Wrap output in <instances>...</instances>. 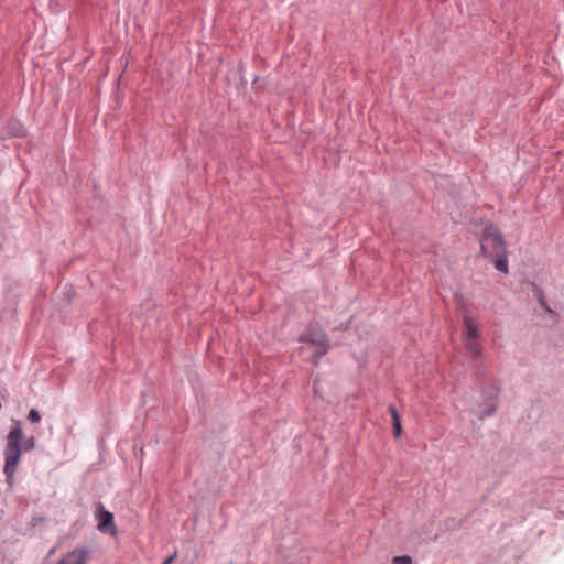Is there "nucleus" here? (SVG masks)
<instances>
[{
  "label": "nucleus",
  "instance_id": "nucleus-1",
  "mask_svg": "<svg viewBox=\"0 0 564 564\" xmlns=\"http://www.w3.org/2000/svg\"><path fill=\"white\" fill-rule=\"evenodd\" d=\"M22 440L23 431L21 423L15 422L7 436V444L4 448L6 463L3 473L10 487L13 485V477L22 456Z\"/></svg>",
  "mask_w": 564,
  "mask_h": 564
},
{
  "label": "nucleus",
  "instance_id": "nucleus-2",
  "mask_svg": "<svg viewBox=\"0 0 564 564\" xmlns=\"http://www.w3.org/2000/svg\"><path fill=\"white\" fill-rule=\"evenodd\" d=\"M480 247L484 254L489 258L502 254L506 251V242L499 228L494 224L485 227L480 239Z\"/></svg>",
  "mask_w": 564,
  "mask_h": 564
},
{
  "label": "nucleus",
  "instance_id": "nucleus-3",
  "mask_svg": "<svg viewBox=\"0 0 564 564\" xmlns=\"http://www.w3.org/2000/svg\"><path fill=\"white\" fill-rule=\"evenodd\" d=\"M301 343L310 344L315 348V364L324 356L329 348L326 333L318 325H310L300 336Z\"/></svg>",
  "mask_w": 564,
  "mask_h": 564
},
{
  "label": "nucleus",
  "instance_id": "nucleus-4",
  "mask_svg": "<svg viewBox=\"0 0 564 564\" xmlns=\"http://www.w3.org/2000/svg\"><path fill=\"white\" fill-rule=\"evenodd\" d=\"M463 322H464L463 338L465 341L466 349L468 351L475 354L476 356H480L481 350L478 345L479 327H478L477 323L467 313H464Z\"/></svg>",
  "mask_w": 564,
  "mask_h": 564
},
{
  "label": "nucleus",
  "instance_id": "nucleus-5",
  "mask_svg": "<svg viewBox=\"0 0 564 564\" xmlns=\"http://www.w3.org/2000/svg\"><path fill=\"white\" fill-rule=\"evenodd\" d=\"M90 556V550L85 547H75L66 553L56 564H87Z\"/></svg>",
  "mask_w": 564,
  "mask_h": 564
},
{
  "label": "nucleus",
  "instance_id": "nucleus-6",
  "mask_svg": "<svg viewBox=\"0 0 564 564\" xmlns=\"http://www.w3.org/2000/svg\"><path fill=\"white\" fill-rule=\"evenodd\" d=\"M99 523L98 529L101 532H109L111 535L117 534L115 521H113V514L109 511L101 510L98 516Z\"/></svg>",
  "mask_w": 564,
  "mask_h": 564
},
{
  "label": "nucleus",
  "instance_id": "nucleus-7",
  "mask_svg": "<svg viewBox=\"0 0 564 564\" xmlns=\"http://www.w3.org/2000/svg\"><path fill=\"white\" fill-rule=\"evenodd\" d=\"M389 412H390L391 417H392L393 435L395 437H399L401 435V433H402V425H401L400 415H399L398 410L395 409L394 405H389Z\"/></svg>",
  "mask_w": 564,
  "mask_h": 564
},
{
  "label": "nucleus",
  "instance_id": "nucleus-8",
  "mask_svg": "<svg viewBox=\"0 0 564 564\" xmlns=\"http://www.w3.org/2000/svg\"><path fill=\"white\" fill-rule=\"evenodd\" d=\"M492 259H495V267L498 271L508 272L507 250L502 254L494 256Z\"/></svg>",
  "mask_w": 564,
  "mask_h": 564
},
{
  "label": "nucleus",
  "instance_id": "nucleus-9",
  "mask_svg": "<svg viewBox=\"0 0 564 564\" xmlns=\"http://www.w3.org/2000/svg\"><path fill=\"white\" fill-rule=\"evenodd\" d=\"M535 295H536V297H538V301H539L540 305H541V306H542V307H543V308H544V310H545L550 315L554 316V315H555V313H554V312L549 307V305H547V303H546V301H545V297H544V295H543L542 291H541V290H539V289H536V290H535Z\"/></svg>",
  "mask_w": 564,
  "mask_h": 564
},
{
  "label": "nucleus",
  "instance_id": "nucleus-10",
  "mask_svg": "<svg viewBox=\"0 0 564 564\" xmlns=\"http://www.w3.org/2000/svg\"><path fill=\"white\" fill-rule=\"evenodd\" d=\"M392 564H413L412 557L409 555L394 556Z\"/></svg>",
  "mask_w": 564,
  "mask_h": 564
},
{
  "label": "nucleus",
  "instance_id": "nucleus-11",
  "mask_svg": "<svg viewBox=\"0 0 564 564\" xmlns=\"http://www.w3.org/2000/svg\"><path fill=\"white\" fill-rule=\"evenodd\" d=\"M495 411H496V404L494 402H490L484 408V410L481 412V417L490 416L495 413Z\"/></svg>",
  "mask_w": 564,
  "mask_h": 564
},
{
  "label": "nucleus",
  "instance_id": "nucleus-12",
  "mask_svg": "<svg viewBox=\"0 0 564 564\" xmlns=\"http://www.w3.org/2000/svg\"><path fill=\"white\" fill-rule=\"evenodd\" d=\"M28 420L31 423H39L41 420V415H40L39 411L35 409H31L29 412V415H28Z\"/></svg>",
  "mask_w": 564,
  "mask_h": 564
},
{
  "label": "nucleus",
  "instance_id": "nucleus-13",
  "mask_svg": "<svg viewBox=\"0 0 564 564\" xmlns=\"http://www.w3.org/2000/svg\"><path fill=\"white\" fill-rule=\"evenodd\" d=\"M35 446V441L33 437H30L25 443H24V449L25 451H30V449H33Z\"/></svg>",
  "mask_w": 564,
  "mask_h": 564
},
{
  "label": "nucleus",
  "instance_id": "nucleus-14",
  "mask_svg": "<svg viewBox=\"0 0 564 564\" xmlns=\"http://www.w3.org/2000/svg\"><path fill=\"white\" fill-rule=\"evenodd\" d=\"M175 556H176L175 554L171 555L162 564H171V563H173Z\"/></svg>",
  "mask_w": 564,
  "mask_h": 564
}]
</instances>
